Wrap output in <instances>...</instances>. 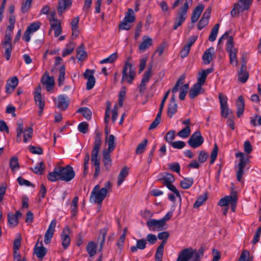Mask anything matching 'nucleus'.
Returning <instances> with one entry per match:
<instances>
[{
	"label": "nucleus",
	"instance_id": "obj_4",
	"mask_svg": "<svg viewBox=\"0 0 261 261\" xmlns=\"http://www.w3.org/2000/svg\"><path fill=\"white\" fill-rule=\"evenodd\" d=\"M94 138V147L91 153V162L94 167L100 166V159L98 157L99 150L101 145V133L98 130H95Z\"/></svg>",
	"mask_w": 261,
	"mask_h": 261
},
{
	"label": "nucleus",
	"instance_id": "obj_5",
	"mask_svg": "<svg viewBox=\"0 0 261 261\" xmlns=\"http://www.w3.org/2000/svg\"><path fill=\"white\" fill-rule=\"evenodd\" d=\"M16 128V141L20 142L21 141V135L23 133V142L25 143L30 142L33 136V129L31 127H28L24 130L23 123L21 121H18L17 123Z\"/></svg>",
	"mask_w": 261,
	"mask_h": 261
},
{
	"label": "nucleus",
	"instance_id": "obj_20",
	"mask_svg": "<svg viewBox=\"0 0 261 261\" xmlns=\"http://www.w3.org/2000/svg\"><path fill=\"white\" fill-rule=\"evenodd\" d=\"M18 82V79L16 76L9 79L7 81L6 85V93L7 94L11 93L17 86Z\"/></svg>",
	"mask_w": 261,
	"mask_h": 261
},
{
	"label": "nucleus",
	"instance_id": "obj_57",
	"mask_svg": "<svg viewBox=\"0 0 261 261\" xmlns=\"http://www.w3.org/2000/svg\"><path fill=\"white\" fill-rule=\"evenodd\" d=\"M207 199L206 195H204L202 196H200L197 198L196 201L195 202L194 204V208H198L201 205H202L204 202L206 201Z\"/></svg>",
	"mask_w": 261,
	"mask_h": 261
},
{
	"label": "nucleus",
	"instance_id": "obj_23",
	"mask_svg": "<svg viewBox=\"0 0 261 261\" xmlns=\"http://www.w3.org/2000/svg\"><path fill=\"white\" fill-rule=\"evenodd\" d=\"M175 100L176 97L175 95H173L168 107L167 115L170 118H172L177 111V105L175 102Z\"/></svg>",
	"mask_w": 261,
	"mask_h": 261
},
{
	"label": "nucleus",
	"instance_id": "obj_37",
	"mask_svg": "<svg viewBox=\"0 0 261 261\" xmlns=\"http://www.w3.org/2000/svg\"><path fill=\"white\" fill-rule=\"evenodd\" d=\"M108 149L106 151L109 152H112L116 147L115 137L113 135H110L107 140Z\"/></svg>",
	"mask_w": 261,
	"mask_h": 261
},
{
	"label": "nucleus",
	"instance_id": "obj_28",
	"mask_svg": "<svg viewBox=\"0 0 261 261\" xmlns=\"http://www.w3.org/2000/svg\"><path fill=\"white\" fill-rule=\"evenodd\" d=\"M249 76L248 73L246 71V63H244L242 64L241 69L238 72V80L242 83H245Z\"/></svg>",
	"mask_w": 261,
	"mask_h": 261
},
{
	"label": "nucleus",
	"instance_id": "obj_11",
	"mask_svg": "<svg viewBox=\"0 0 261 261\" xmlns=\"http://www.w3.org/2000/svg\"><path fill=\"white\" fill-rule=\"evenodd\" d=\"M237 200V194L234 193L230 196H227L221 198L218 202V205L221 206H225L230 204L231 205V209L234 212L236 210Z\"/></svg>",
	"mask_w": 261,
	"mask_h": 261
},
{
	"label": "nucleus",
	"instance_id": "obj_34",
	"mask_svg": "<svg viewBox=\"0 0 261 261\" xmlns=\"http://www.w3.org/2000/svg\"><path fill=\"white\" fill-rule=\"evenodd\" d=\"M237 114L238 117H240L243 113L244 111L245 102L244 98L242 96H239L237 101Z\"/></svg>",
	"mask_w": 261,
	"mask_h": 261
},
{
	"label": "nucleus",
	"instance_id": "obj_62",
	"mask_svg": "<svg viewBox=\"0 0 261 261\" xmlns=\"http://www.w3.org/2000/svg\"><path fill=\"white\" fill-rule=\"evenodd\" d=\"M218 148L217 144H215V146H214V147L211 152V154L210 164L211 165L213 164L215 162V161L217 158V155H218Z\"/></svg>",
	"mask_w": 261,
	"mask_h": 261
},
{
	"label": "nucleus",
	"instance_id": "obj_53",
	"mask_svg": "<svg viewBox=\"0 0 261 261\" xmlns=\"http://www.w3.org/2000/svg\"><path fill=\"white\" fill-rule=\"evenodd\" d=\"M175 130H171L166 134L165 137V140L167 142L170 144L173 142L172 141L175 139Z\"/></svg>",
	"mask_w": 261,
	"mask_h": 261
},
{
	"label": "nucleus",
	"instance_id": "obj_17",
	"mask_svg": "<svg viewBox=\"0 0 261 261\" xmlns=\"http://www.w3.org/2000/svg\"><path fill=\"white\" fill-rule=\"evenodd\" d=\"M194 254V252L192 248L184 249L178 253L176 261H189Z\"/></svg>",
	"mask_w": 261,
	"mask_h": 261
},
{
	"label": "nucleus",
	"instance_id": "obj_29",
	"mask_svg": "<svg viewBox=\"0 0 261 261\" xmlns=\"http://www.w3.org/2000/svg\"><path fill=\"white\" fill-rule=\"evenodd\" d=\"M152 45V39L148 36H144L143 37L142 42L139 45V49L141 51L144 52Z\"/></svg>",
	"mask_w": 261,
	"mask_h": 261
},
{
	"label": "nucleus",
	"instance_id": "obj_31",
	"mask_svg": "<svg viewBox=\"0 0 261 261\" xmlns=\"http://www.w3.org/2000/svg\"><path fill=\"white\" fill-rule=\"evenodd\" d=\"M214 54V47H210L204 51L202 56V59L205 64H208L211 63Z\"/></svg>",
	"mask_w": 261,
	"mask_h": 261
},
{
	"label": "nucleus",
	"instance_id": "obj_16",
	"mask_svg": "<svg viewBox=\"0 0 261 261\" xmlns=\"http://www.w3.org/2000/svg\"><path fill=\"white\" fill-rule=\"evenodd\" d=\"M42 84L46 87V90L49 92H53L55 85V81L53 76L49 75L47 72L42 76L41 78Z\"/></svg>",
	"mask_w": 261,
	"mask_h": 261
},
{
	"label": "nucleus",
	"instance_id": "obj_44",
	"mask_svg": "<svg viewBox=\"0 0 261 261\" xmlns=\"http://www.w3.org/2000/svg\"><path fill=\"white\" fill-rule=\"evenodd\" d=\"M236 156L240 158L239 163L237 166L245 167L248 159L245 157L244 153L242 152H238L236 154Z\"/></svg>",
	"mask_w": 261,
	"mask_h": 261
},
{
	"label": "nucleus",
	"instance_id": "obj_60",
	"mask_svg": "<svg viewBox=\"0 0 261 261\" xmlns=\"http://www.w3.org/2000/svg\"><path fill=\"white\" fill-rule=\"evenodd\" d=\"M238 168V170L236 173L237 179L239 181H242V177L245 172V168L243 167L236 166Z\"/></svg>",
	"mask_w": 261,
	"mask_h": 261
},
{
	"label": "nucleus",
	"instance_id": "obj_27",
	"mask_svg": "<svg viewBox=\"0 0 261 261\" xmlns=\"http://www.w3.org/2000/svg\"><path fill=\"white\" fill-rule=\"evenodd\" d=\"M204 8V6L202 4L199 3L194 9L191 16V22L192 23H194L198 20Z\"/></svg>",
	"mask_w": 261,
	"mask_h": 261
},
{
	"label": "nucleus",
	"instance_id": "obj_38",
	"mask_svg": "<svg viewBox=\"0 0 261 261\" xmlns=\"http://www.w3.org/2000/svg\"><path fill=\"white\" fill-rule=\"evenodd\" d=\"M107 233V231L105 228L100 230L99 236L98 237L97 241L99 242L100 246L99 251H100L103 248V244L105 242V238Z\"/></svg>",
	"mask_w": 261,
	"mask_h": 261
},
{
	"label": "nucleus",
	"instance_id": "obj_47",
	"mask_svg": "<svg viewBox=\"0 0 261 261\" xmlns=\"http://www.w3.org/2000/svg\"><path fill=\"white\" fill-rule=\"evenodd\" d=\"M191 133V128L190 126H186L180 130L177 135L183 139L187 138Z\"/></svg>",
	"mask_w": 261,
	"mask_h": 261
},
{
	"label": "nucleus",
	"instance_id": "obj_59",
	"mask_svg": "<svg viewBox=\"0 0 261 261\" xmlns=\"http://www.w3.org/2000/svg\"><path fill=\"white\" fill-rule=\"evenodd\" d=\"M10 166L12 170H15L19 168V163L18 158L16 156H13L10 161Z\"/></svg>",
	"mask_w": 261,
	"mask_h": 261
},
{
	"label": "nucleus",
	"instance_id": "obj_58",
	"mask_svg": "<svg viewBox=\"0 0 261 261\" xmlns=\"http://www.w3.org/2000/svg\"><path fill=\"white\" fill-rule=\"evenodd\" d=\"M206 77V75H205V73L203 72L202 71L201 72H199L198 74L197 81L196 84H198L201 86L203 85Z\"/></svg>",
	"mask_w": 261,
	"mask_h": 261
},
{
	"label": "nucleus",
	"instance_id": "obj_35",
	"mask_svg": "<svg viewBox=\"0 0 261 261\" xmlns=\"http://www.w3.org/2000/svg\"><path fill=\"white\" fill-rule=\"evenodd\" d=\"M77 59L80 61L85 60L87 57V52L85 50V47L83 44L79 46L77 49Z\"/></svg>",
	"mask_w": 261,
	"mask_h": 261
},
{
	"label": "nucleus",
	"instance_id": "obj_51",
	"mask_svg": "<svg viewBox=\"0 0 261 261\" xmlns=\"http://www.w3.org/2000/svg\"><path fill=\"white\" fill-rule=\"evenodd\" d=\"M79 201V198L77 196H75L73 198L72 203L71 204V213L72 216H75L77 212V203Z\"/></svg>",
	"mask_w": 261,
	"mask_h": 261
},
{
	"label": "nucleus",
	"instance_id": "obj_33",
	"mask_svg": "<svg viewBox=\"0 0 261 261\" xmlns=\"http://www.w3.org/2000/svg\"><path fill=\"white\" fill-rule=\"evenodd\" d=\"M129 168L124 166L120 171L117 179V186H120L128 174Z\"/></svg>",
	"mask_w": 261,
	"mask_h": 261
},
{
	"label": "nucleus",
	"instance_id": "obj_30",
	"mask_svg": "<svg viewBox=\"0 0 261 261\" xmlns=\"http://www.w3.org/2000/svg\"><path fill=\"white\" fill-rule=\"evenodd\" d=\"M111 152L106 151V149L102 152V162L106 170H109L112 165V159L111 158Z\"/></svg>",
	"mask_w": 261,
	"mask_h": 261
},
{
	"label": "nucleus",
	"instance_id": "obj_2",
	"mask_svg": "<svg viewBox=\"0 0 261 261\" xmlns=\"http://www.w3.org/2000/svg\"><path fill=\"white\" fill-rule=\"evenodd\" d=\"M112 184L108 181L105 184L104 187L100 189L99 185H96L91 192L90 201L91 203H97L100 207L101 203L106 197L108 193L112 191Z\"/></svg>",
	"mask_w": 261,
	"mask_h": 261
},
{
	"label": "nucleus",
	"instance_id": "obj_10",
	"mask_svg": "<svg viewBox=\"0 0 261 261\" xmlns=\"http://www.w3.org/2000/svg\"><path fill=\"white\" fill-rule=\"evenodd\" d=\"M252 1L253 0H239L231 10L230 12L231 15L234 17L236 15L237 13H239L244 10H248Z\"/></svg>",
	"mask_w": 261,
	"mask_h": 261
},
{
	"label": "nucleus",
	"instance_id": "obj_18",
	"mask_svg": "<svg viewBox=\"0 0 261 261\" xmlns=\"http://www.w3.org/2000/svg\"><path fill=\"white\" fill-rule=\"evenodd\" d=\"M84 76L87 80L86 89L88 90L92 89L95 84V79L94 76V71L91 69H86Z\"/></svg>",
	"mask_w": 261,
	"mask_h": 261
},
{
	"label": "nucleus",
	"instance_id": "obj_39",
	"mask_svg": "<svg viewBox=\"0 0 261 261\" xmlns=\"http://www.w3.org/2000/svg\"><path fill=\"white\" fill-rule=\"evenodd\" d=\"M193 250L194 252V254L192 259L189 261H200L203 255L204 248L203 247H200L197 252H196L194 249Z\"/></svg>",
	"mask_w": 261,
	"mask_h": 261
},
{
	"label": "nucleus",
	"instance_id": "obj_40",
	"mask_svg": "<svg viewBox=\"0 0 261 261\" xmlns=\"http://www.w3.org/2000/svg\"><path fill=\"white\" fill-rule=\"evenodd\" d=\"M136 17L135 13L132 9H128V11L125 13L123 20L129 23H132L135 21Z\"/></svg>",
	"mask_w": 261,
	"mask_h": 261
},
{
	"label": "nucleus",
	"instance_id": "obj_8",
	"mask_svg": "<svg viewBox=\"0 0 261 261\" xmlns=\"http://www.w3.org/2000/svg\"><path fill=\"white\" fill-rule=\"evenodd\" d=\"M160 180L169 190L173 192L175 195L179 198L180 200H181V196L179 192L176 189V187L172 184V183L175 181V178L171 174L165 173Z\"/></svg>",
	"mask_w": 261,
	"mask_h": 261
},
{
	"label": "nucleus",
	"instance_id": "obj_21",
	"mask_svg": "<svg viewBox=\"0 0 261 261\" xmlns=\"http://www.w3.org/2000/svg\"><path fill=\"white\" fill-rule=\"evenodd\" d=\"M22 216V213L17 211L15 214L10 213L8 214V221L10 227H14L18 223V219Z\"/></svg>",
	"mask_w": 261,
	"mask_h": 261
},
{
	"label": "nucleus",
	"instance_id": "obj_42",
	"mask_svg": "<svg viewBox=\"0 0 261 261\" xmlns=\"http://www.w3.org/2000/svg\"><path fill=\"white\" fill-rule=\"evenodd\" d=\"M193 182L192 178H185L180 181V186L184 189H188L192 186Z\"/></svg>",
	"mask_w": 261,
	"mask_h": 261
},
{
	"label": "nucleus",
	"instance_id": "obj_52",
	"mask_svg": "<svg viewBox=\"0 0 261 261\" xmlns=\"http://www.w3.org/2000/svg\"><path fill=\"white\" fill-rule=\"evenodd\" d=\"M41 23L38 21H36L31 23L28 28L27 30L31 34L37 31L40 27Z\"/></svg>",
	"mask_w": 261,
	"mask_h": 261
},
{
	"label": "nucleus",
	"instance_id": "obj_12",
	"mask_svg": "<svg viewBox=\"0 0 261 261\" xmlns=\"http://www.w3.org/2000/svg\"><path fill=\"white\" fill-rule=\"evenodd\" d=\"M2 44L5 48V57L7 60H9L12 50L11 33H6L4 39L2 41Z\"/></svg>",
	"mask_w": 261,
	"mask_h": 261
},
{
	"label": "nucleus",
	"instance_id": "obj_41",
	"mask_svg": "<svg viewBox=\"0 0 261 261\" xmlns=\"http://www.w3.org/2000/svg\"><path fill=\"white\" fill-rule=\"evenodd\" d=\"M75 45L73 42H70L66 45V47L64 49L62 52V56L65 57L71 54L74 50Z\"/></svg>",
	"mask_w": 261,
	"mask_h": 261
},
{
	"label": "nucleus",
	"instance_id": "obj_7",
	"mask_svg": "<svg viewBox=\"0 0 261 261\" xmlns=\"http://www.w3.org/2000/svg\"><path fill=\"white\" fill-rule=\"evenodd\" d=\"M169 236V233L167 231H163L159 233L158 238L159 240H162V242L156 249L155 254V261H162L164 248Z\"/></svg>",
	"mask_w": 261,
	"mask_h": 261
},
{
	"label": "nucleus",
	"instance_id": "obj_25",
	"mask_svg": "<svg viewBox=\"0 0 261 261\" xmlns=\"http://www.w3.org/2000/svg\"><path fill=\"white\" fill-rule=\"evenodd\" d=\"M72 4V0H59L58 2V12L59 15L62 13Z\"/></svg>",
	"mask_w": 261,
	"mask_h": 261
},
{
	"label": "nucleus",
	"instance_id": "obj_14",
	"mask_svg": "<svg viewBox=\"0 0 261 261\" xmlns=\"http://www.w3.org/2000/svg\"><path fill=\"white\" fill-rule=\"evenodd\" d=\"M203 141V138L201 136L200 131L197 130L191 135L188 143L191 147L196 148L199 147Z\"/></svg>",
	"mask_w": 261,
	"mask_h": 261
},
{
	"label": "nucleus",
	"instance_id": "obj_54",
	"mask_svg": "<svg viewBox=\"0 0 261 261\" xmlns=\"http://www.w3.org/2000/svg\"><path fill=\"white\" fill-rule=\"evenodd\" d=\"M147 143V140L146 139H144L138 145L136 150V153L137 154H141L143 152L146 147Z\"/></svg>",
	"mask_w": 261,
	"mask_h": 261
},
{
	"label": "nucleus",
	"instance_id": "obj_36",
	"mask_svg": "<svg viewBox=\"0 0 261 261\" xmlns=\"http://www.w3.org/2000/svg\"><path fill=\"white\" fill-rule=\"evenodd\" d=\"M97 245L93 241H90L88 243L86 250L90 257L94 256L96 253Z\"/></svg>",
	"mask_w": 261,
	"mask_h": 261
},
{
	"label": "nucleus",
	"instance_id": "obj_56",
	"mask_svg": "<svg viewBox=\"0 0 261 261\" xmlns=\"http://www.w3.org/2000/svg\"><path fill=\"white\" fill-rule=\"evenodd\" d=\"M111 108V103L109 101H107L106 110V112H105V122L107 124L109 121Z\"/></svg>",
	"mask_w": 261,
	"mask_h": 261
},
{
	"label": "nucleus",
	"instance_id": "obj_46",
	"mask_svg": "<svg viewBox=\"0 0 261 261\" xmlns=\"http://www.w3.org/2000/svg\"><path fill=\"white\" fill-rule=\"evenodd\" d=\"M44 167L43 162L38 163L36 166L32 168V171L36 174L41 175L44 171Z\"/></svg>",
	"mask_w": 261,
	"mask_h": 261
},
{
	"label": "nucleus",
	"instance_id": "obj_48",
	"mask_svg": "<svg viewBox=\"0 0 261 261\" xmlns=\"http://www.w3.org/2000/svg\"><path fill=\"white\" fill-rule=\"evenodd\" d=\"M118 58V56L117 53H115L111 54L108 58H106L102 60H101L99 63L101 64H106V63H112L114 61H115Z\"/></svg>",
	"mask_w": 261,
	"mask_h": 261
},
{
	"label": "nucleus",
	"instance_id": "obj_13",
	"mask_svg": "<svg viewBox=\"0 0 261 261\" xmlns=\"http://www.w3.org/2000/svg\"><path fill=\"white\" fill-rule=\"evenodd\" d=\"M53 101L55 106L61 111L66 110L69 104V99L65 94H61L57 98H54Z\"/></svg>",
	"mask_w": 261,
	"mask_h": 261
},
{
	"label": "nucleus",
	"instance_id": "obj_24",
	"mask_svg": "<svg viewBox=\"0 0 261 261\" xmlns=\"http://www.w3.org/2000/svg\"><path fill=\"white\" fill-rule=\"evenodd\" d=\"M201 85L198 84H195L191 88L189 91V97L193 99L199 94L204 92V89L202 88Z\"/></svg>",
	"mask_w": 261,
	"mask_h": 261
},
{
	"label": "nucleus",
	"instance_id": "obj_15",
	"mask_svg": "<svg viewBox=\"0 0 261 261\" xmlns=\"http://www.w3.org/2000/svg\"><path fill=\"white\" fill-rule=\"evenodd\" d=\"M146 225L149 229L152 231H161L164 229L165 224L162 219L156 220L154 219L148 220Z\"/></svg>",
	"mask_w": 261,
	"mask_h": 261
},
{
	"label": "nucleus",
	"instance_id": "obj_1",
	"mask_svg": "<svg viewBox=\"0 0 261 261\" xmlns=\"http://www.w3.org/2000/svg\"><path fill=\"white\" fill-rule=\"evenodd\" d=\"M75 175L73 168L70 165H67L65 167H55L53 171L48 174L47 178L51 182L57 180L68 182L73 179Z\"/></svg>",
	"mask_w": 261,
	"mask_h": 261
},
{
	"label": "nucleus",
	"instance_id": "obj_9",
	"mask_svg": "<svg viewBox=\"0 0 261 261\" xmlns=\"http://www.w3.org/2000/svg\"><path fill=\"white\" fill-rule=\"evenodd\" d=\"M226 49L229 54L230 63L232 65L234 64L235 66H237L238 60L237 54L238 53V49L234 47L232 37H229L227 41Z\"/></svg>",
	"mask_w": 261,
	"mask_h": 261
},
{
	"label": "nucleus",
	"instance_id": "obj_19",
	"mask_svg": "<svg viewBox=\"0 0 261 261\" xmlns=\"http://www.w3.org/2000/svg\"><path fill=\"white\" fill-rule=\"evenodd\" d=\"M56 226V220L54 219L50 223L49 227L45 233L44 241L45 244H48L50 242L55 230Z\"/></svg>",
	"mask_w": 261,
	"mask_h": 261
},
{
	"label": "nucleus",
	"instance_id": "obj_49",
	"mask_svg": "<svg viewBox=\"0 0 261 261\" xmlns=\"http://www.w3.org/2000/svg\"><path fill=\"white\" fill-rule=\"evenodd\" d=\"M65 68L63 65L60 68L59 75L58 77V85L61 86L63 85L65 80Z\"/></svg>",
	"mask_w": 261,
	"mask_h": 261
},
{
	"label": "nucleus",
	"instance_id": "obj_45",
	"mask_svg": "<svg viewBox=\"0 0 261 261\" xmlns=\"http://www.w3.org/2000/svg\"><path fill=\"white\" fill-rule=\"evenodd\" d=\"M77 112L81 113L87 120H90L91 118V111L87 107L80 108L77 110Z\"/></svg>",
	"mask_w": 261,
	"mask_h": 261
},
{
	"label": "nucleus",
	"instance_id": "obj_3",
	"mask_svg": "<svg viewBox=\"0 0 261 261\" xmlns=\"http://www.w3.org/2000/svg\"><path fill=\"white\" fill-rule=\"evenodd\" d=\"M136 75V68L131 62V57H128L124 63L122 71L121 83L125 82L132 84Z\"/></svg>",
	"mask_w": 261,
	"mask_h": 261
},
{
	"label": "nucleus",
	"instance_id": "obj_63",
	"mask_svg": "<svg viewBox=\"0 0 261 261\" xmlns=\"http://www.w3.org/2000/svg\"><path fill=\"white\" fill-rule=\"evenodd\" d=\"M88 124L86 122H81L78 125L79 130L83 133L86 134L88 132Z\"/></svg>",
	"mask_w": 261,
	"mask_h": 261
},
{
	"label": "nucleus",
	"instance_id": "obj_6",
	"mask_svg": "<svg viewBox=\"0 0 261 261\" xmlns=\"http://www.w3.org/2000/svg\"><path fill=\"white\" fill-rule=\"evenodd\" d=\"M189 8L188 3L185 2L184 5L178 10L174 19V23L173 27V30H176L178 27L180 26L186 20Z\"/></svg>",
	"mask_w": 261,
	"mask_h": 261
},
{
	"label": "nucleus",
	"instance_id": "obj_22",
	"mask_svg": "<svg viewBox=\"0 0 261 261\" xmlns=\"http://www.w3.org/2000/svg\"><path fill=\"white\" fill-rule=\"evenodd\" d=\"M70 233V229L69 227L66 226L64 229L61 234L62 245L65 249L68 247L70 243V238L69 237Z\"/></svg>",
	"mask_w": 261,
	"mask_h": 261
},
{
	"label": "nucleus",
	"instance_id": "obj_61",
	"mask_svg": "<svg viewBox=\"0 0 261 261\" xmlns=\"http://www.w3.org/2000/svg\"><path fill=\"white\" fill-rule=\"evenodd\" d=\"M184 79V77H180L177 80V81L176 82L175 86H174V87L172 89V92L173 93H176L178 91L179 89L180 90V87L182 86H183L182 84H183Z\"/></svg>",
	"mask_w": 261,
	"mask_h": 261
},
{
	"label": "nucleus",
	"instance_id": "obj_43",
	"mask_svg": "<svg viewBox=\"0 0 261 261\" xmlns=\"http://www.w3.org/2000/svg\"><path fill=\"white\" fill-rule=\"evenodd\" d=\"M219 27H220V24L217 23L215 25V26L212 29L211 34L208 37V40L210 41L213 42L216 40L217 36L218 33Z\"/></svg>",
	"mask_w": 261,
	"mask_h": 261
},
{
	"label": "nucleus",
	"instance_id": "obj_50",
	"mask_svg": "<svg viewBox=\"0 0 261 261\" xmlns=\"http://www.w3.org/2000/svg\"><path fill=\"white\" fill-rule=\"evenodd\" d=\"M189 89V84H186L182 86L180 88L179 98L181 100H183L185 98V96L188 93Z\"/></svg>",
	"mask_w": 261,
	"mask_h": 261
},
{
	"label": "nucleus",
	"instance_id": "obj_55",
	"mask_svg": "<svg viewBox=\"0 0 261 261\" xmlns=\"http://www.w3.org/2000/svg\"><path fill=\"white\" fill-rule=\"evenodd\" d=\"M33 0H25L23 2L21 7V12L25 13L30 9Z\"/></svg>",
	"mask_w": 261,
	"mask_h": 261
},
{
	"label": "nucleus",
	"instance_id": "obj_32",
	"mask_svg": "<svg viewBox=\"0 0 261 261\" xmlns=\"http://www.w3.org/2000/svg\"><path fill=\"white\" fill-rule=\"evenodd\" d=\"M34 99L39 108L42 109V107H44V101L42 98L40 87H38L34 93Z\"/></svg>",
	"mask_w": 261,
	"mask_h": 261
},
{
	"label": "nucleus",
	"instance_id": "obj_26",
	"mask_svg": "<svg viewBox=\"0 0 261 261\" xmlns=\"http://www.w3.org/2000/svg\"><path fill=\"white\" fill-rule=\"evenodd\" d=\"M39 243L36 244L34 247V254L39 258H42L47 253V249L43 245L42 242L40 243V246H38Z\"/></svg>",
	"mask_w": 261,
	"mask_h": 261
},
{
	"label": "nucleus",
	"instance_id": "obj_64",
	"mask_svg": "<svg viewBox=\"0 0 261 261\" xmlns=\"http://www.w3.org/2000/svg\"><path fill=\"white\" fill-rule=\"evenodd\" d=\"M261 235V227L257 228L256 231L255 233L253 239L252 240V243L253 245L256 244L259 241L260 237Z\"/></svg>",
	"mask_w": 261,
	"mask_h": 261
}]
</instances>
